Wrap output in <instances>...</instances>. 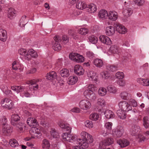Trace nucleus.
I'll use <instances>...</instances> for the list:
<instances>
[{
    "instance_id": "f257e3e1",
    "label": "nucleus",
    "mask_w": 149,
    "mask_h": 149,
    "mask_svg": "<svg viewBox=\"0 0 149 149\" xmlns=\"http://www.w3.org/2000/svg\"><path fill=\"white\" fill-rule=\"evenodd\" d=\"M118 105L120 109L125 111V112L130 111V113L131 114H133L137 111V110L135 109L132 110V107L130 104L125 101H120L118 103Z\"/></svg>"
},
{
    "instance_id": "f03ea898",
    "label": "nucleus",
    "mask_w": 149,
    "mask_h": 149,
    "mask_svg": "<svg viewBox=\"0 0 149 149\" xmlns=\"http://www.w3.org/2000/svg\"><path fill=\"white\" fill-rule=\"evenodd\" d=\"M54 41L53 42V48L54 50L59 51L61 49V46L59 43L61 40V38L58 36H55L54 37Z\"/></svg>"
},
{
    "instance_id": "7ed1b4c3",
    "label": "nucleus",
    "mask_w": 149,
    "mask_h": 149,
    "mask_svg": "<svg viewBox=\"0 0 149 149\" xmlns=\"http://www.w3.org/2000/svg\"><path fill=\"white\" fill-rule=\"evenodd\" d=\"M1 103L2 106L9 109H12L14 105V104L12 100L8 98H5L3 99L1 101Z\"/></svg>"
},
{
    "instance_id": "20e7f679",
    "label": "nucleus",
    "mask_w": 149,
    "mask_h": 149,
    "mask_svg": "<svg viewBox=\"0 0 149 149\" xmlns=\"http://www.w3.org/2000/svg\"><path fill=\"white\" fill-rule=\"evenodd\" d=\"M69 57L71 59L74 60L77 62H83L84 60V57L77 53L71 54Z\"/></svg>"
},
{
    "instance_id": "39448f33",
    "label": "nucleus",
    "mask_w": 149,
    "mask_h": 149,
    "mask_svg": "<svg viewBox=\"0 0 149 149\" xmlns=\"http://www.w3.org/2000/svg\"><path fill=\"white\" fill-rule=\"evenodd\" d=\"M80 108L84 110H87L89 109L91 107V104L89 101L84 100L81 101L79 103Z\"/></svg>"
},
{
    "instance_id": "423d86ee",
    "label": "nucleus",
    "mask_w": 149,
    "mask_h": 149,
    "mask_svg": "<svg viewBox=\"0 0 149 149\" xmlns=\"http://www.w3.org/2000/svg\"><path fill=\"white\" fill-rule=\"evenodd\" d=\"M84 94L86 98L91 100H94L96 98V95L93 92L89 90H85L84 92Z\"/></svg>"
},
{
    "instance_id": "0eeeda50",
    "label": "nucleus",
    "mask_w": 149,
    "mask_h": 149,
    "mask_svg": "<svg viewBox=\"0 0 149 149\" xmlns=\"http://www.w3.org/2000/svg\"><path fill=\"white\" fill-rule=\"evenodd\" d=\"M31 132H33L34 133L33 136H32L31 138L26 137L25 139L26 141H29L31 139V138H39L41 136V134L40 133V131L39 129L38 128L35 127L31 131Z\"/></svg>"
},
{
    "instance_id": "6e6552de",
    "label": "nucleus",
    "mask_w": 149,
    "mask_h": 149,
    "mask_svg": "<svg viewBox=\"0 0 149 149\" xmlns=\"http://www.w3.org/2000/svg\"><path fill=\"white\" fill-rule=\"evenodd\" d=\"M117 31L120 33L124 34L127 32L126 28L121 24L117 23L115 24Z\"/></svg>"
},
{
    "instance_id": "1a4fd4ad",
    "label": "nucleus",
    "mask_w": 149,
    "mask_h": 149,
    "mask_svg": "<svg viewBox=\"0 0 149 149\" xmlns=\"http://www.w3.org/2000/svg\"><path fill=\"white\" fill-rule=\"evenodd\" d=\"M81 134L82 139L90 143L93 142V139L92 136L85 132H82Z\"/></svg>"
},
{
    "instance_id": "9d476101",
    "label": "nucleus",
    "mask_w": 149,
    "mask_h": 149,
    "mask_svg": "<svg viewBox=\"0 0 149 149\" xmlns=\"http://www.w3.org/2000/svg\"><path fill=\"white\" fill-rule=\"evenodd\" d=\"M124 132V130L121 127H118L116 130L113 133V135L115 137H120Z\"/></svg>"
},
{
    "instance_id": "9b49d317",
    "label": "nucleus",
    "mask_w": 149,
    "mask_h": 149,
    "mask_svg": "<svg viewBox=\"0 0 149 149\" xmlns=\"http://www.w3.org/2000/svg\"><path fill=\"white\" fill-rule=\"evenodd\" d=\"M74 72L77 75H83L84 72V70L82 66L80 65H76L74 69Z\"/></svg>"
},
{
    "instance_id": "f8f14e48",
    "label": "nucleus",
    "mask_w": 149,
    "mask_h": 149,
    "mask_svg": "<svg viewBox=\"0 0 149 149\" xmlns=\"http://www.w3.org/2000/svg\"><path fill=\"white\" fill-rule=\"evenodd\" d=\"M20 119V117L17 114H13L11 117V123L14 126H15L17 122L19 121Z\"/></svg>"
},
{
    "instance_id": "ddd939ff",
    "label": "nucleus",
    "mask_w": 149,
    "mask_h": 149,
    "mask_svg": "<svg viewBox=\"0 0 149 149\" xmlns=\"http://www.w3.org/2000/svg\"><path fill=\"white\" fill-rule=\"evenodd\" d=\"M27 55L26 56L25 59L29 60L30 59L31 57L34 58L37 57V54L36 52L33 49L29 50L27 52Z\"/></svg>"
},
{
    "instance_id": "4468645a",
    "label": "nucleus",
    "mask_w": 149,
    "mask_h": 149,
    "mask_svg": "<svg viewBox=\"0 0 149 149\" xmlns=\"http://www.w3.org/2000/svg\"><path fill=\"white\" fill-rule=\"evenodd\" d=\"M100 40L104 43L107 45H110L112 44V42L110 39L105 36H101L99 37Z\"/></svg>"
},
{
    "instance_id": "2eb2a0df",
    "label": "nucleus",
    "mask_w": 149,
    "mask_h": 149,
    "mask_svg": "<svg viewBox=\"0 0 149 149\" xmlns=\"http://www.w3.org/2000/svg\"><path fill=\"white\" fill-rule=\"evenodd\" d=\"M27 123L30 126L33 127L34 128L36 127L38 125L36 120L32 118H28L27 120Z\"/></svg>"
},
{
    "instance_id": "dca6fc26",
    "label": "nucleus",
    "mask_w": 149,
    "mask_h": 149,
    "mask_svg": "<svg viewBox=\"0 0 149 149\" xmlns=\"http://www.w3.org/2000/svg\"><path fill=\"white\" fill-rule=\"evenodd\" d=\"M130 132L132 136L137 135L139 132L140 131L139 127L135 125H132L130 129Z\"/></svg>"
},
{
    "instance_id": "f3484780",
    "label": "nucleus",
    "mask_w": 149,
    "mask_h": 149,
    "mask_svg": "<svg viewBox=\"0 0 149 149\" xmlns=\"http://www.w3.org/2000/svg\"><path fill=\"white\" fill-rule=\"evenodd\" d=\"M107 16L109 19L112 21H115L117 19V13L114 11H110L108 14Z\"/></svg>"
},
{
    "instance_id": "a211bd4d",
    "label": "nucleus",
    "mask_w": 149,
    "mask_h": 149,
    "mask_svg": "<svg viewBox=\"0 0 149 149\" xmlns=\"http://www.w3.org/2000/svg\"><path fill=\"white\" fill-rule=\"evenodd\" d=\"M46 77L47 79L52 81L57 78V75L55 72L52 71L47 74Z\"/></svg>"
},
{
    "instance_id": "6ab92c4d",
    "label": "nucleus",
    "mask_w": 149,
    "mask_h": 149,
    "mask_svg": "<svg viewBox=\"0 0 149 149\" xmlns=\"http://www.w3.org/2000/svg\"><path fill=\"white\" fill-rule=\"evenodd\" d=\"M16 11L13 8H9L8 10V17L10 19H12L15 16Z\"/></svg>"
},
{
    "instance_id": "aec40b11",
    "label": "nucleus",
    "mask_w": 149,
    "mask_h": 149,
    "mask_svg": "<svg viewBox=\"0 0 149 149\" xmlns=\"http://www.w3.org/2000/svg\"><path fill=\"white\" fill-rule=\"evenodd\" d=\"M115 29L112 26L107 27L106 29V33L108 36L113 35L115 33Z\"/></svg>"
},
{
    "instance_id": "412c9836",
    "label": "nucleus",
    "mask_w": 149,
    "mask_h": 149,
    "mask_svg": "<svg viewBox=\"0 0 149 149\" xmlns=\"http://www.w3.org/2000/svg\"><path fill=\"white\" fill-rule=\"evenodd\" d=\"M78 143L79 145L82 146L83 149H85L87 148L88 146V144L90 143L86 141L84 139H79V141L77 140Z\"/></svg>"
},
{
    "instance_id": "4be33fe9",
    "label": "nucleus",
    "mask_w": 149,
    "mask_h": 149,
    "mask_svg": "<svg viewBox=\"0 0 149 149\" xmlns=\"http://www.w3.org/2000/svg\"><path fill=\"white\" fill-rule=\"evenodd\" d=\"M86 10L89 13H94L96 11L97 8L95 5L93 3H91L86 6Z\"/></svg>"
},
{
    "instance_id": "5701e85b",
    "label": "nucleus",
    "mask_w": 149,
    "mask_h": 149,
    "mask_svg": "<svg viewBox=\"0 0 149 149\" xmlns=\"http://www.w3.org/2000/svg\"><path fill=\"white\" fill-rule=\"evenodd\" d=\"M6 31L2 29H0V39L2 41L5 42L6 40L7 37Z\"/></svg>"
},
{
    "instance_id": "b1692460",
    "label": "nucleus",
    "mask_w": 149,
    "mask_h": 149,
    "mask_svg": "<svg viewBox=\"0 0 149 149\" xmlns=\"http://www.w3.org/2000/svg\"><path fill=\"white\" fill-rule=\"evenodd\" d=\"M117 143L122 148L125 147L127 146L129 143V142L125 139H120L117 141Z\"/></svg>"
},
{
    "instance_id": "393cba45",
    "label": "nucleus",
    "mask_w": 149,
    "mask_h": 149,
    "mask_svg": "<svg viewBox=\"0 0 149 149\" xmlns=\"http://www.w3.org/2000/svg\"><path fill=\"white\" fill-rule=\"evenodd\" d=\"M125 112V111L121 109L118 110L117 111L118 117L122 119H125L126 117V114Z\"/></svg>"
},
{
    "instance_id": "a878e982",
    "label": "nucleus",
    "mask_w": 149,
    "mask_h": 149,
    "mask_svg": "<svg viewBox=\"0 0 149 149\" xmlns=\"http://www.w3.org/2000/svg\"><path fill=\"white\" fill-rule=\"evenodd\" d=\"M87 6L85 3L79 0L76 4V7L78 9L82 10L86 8Z\"/></svg>"
},
{
    "instance_id": "bb28decb",
    "label": "nucleus",
    "mask_w": 149,
    "mask_h": 149,
    "mask_svg": "<svg viewBox=\"0 0 149 149\" xmlns=\"http://www.w3.org/2000/svg\"><path fill=\"white\" fill-rule=\"evenodd\" d=\"M132 12V9L127 8L125 9H124L123 11V13L125 16L127 17L131 15Z\"/></svg>"
},
{
    "instance_id": "cd10ccee",
    "label": "nucleus",
    "mask_w": 149,
    "mask_h": 149,
    "mask_svg": "<svg viewBox=\"0 0 149 149\" xmlns=\"http://www.w3.org/2000/svg\"><path fill=\"white\" fill-rule=\"evenodd\" d=\"M93 64L99 68L101 67L103 65L102 60L99 58H96L94 60Z\"/></svg>"
},
{
    "instance_id": "c85d7f7f",
    "label": "nucleus",
    "mask_w": 149,
    "mask_h": 149,
    "mask_svg": "<svg viewBox=\"0 0 149 149\" xmlns=\"http://www.w3.org/2000/svg\"><path fill=\"white\" fill-rule=\"evenodd\" d=\"M60 74L61 76L64 77H66L70 75L69 70L66 68H63L60 71Z\"/></svg>"
},
{
    "instance_id": "c756f323",
    "label": "nucleus",
    "mask_w": 149,
    "mask_h": 149,
    "mask_svg": "<svg viewBox=\"0 0 149 149\" xmlns=\"http://www.w3.org/2000/svg\"><path fill=\"white\" fill-rule=\"evenodd\" d=\"M104 113L106 118L108 119L113 118L114 117V115L113 113L110 110H106Z\"/></svg>"
},
{
    "instance_id": "7c9ffc66",
    "label": "nucleus",
    "mask_w": 149,
    "mask_h": 149,
    "mask_svg": "<svg viewBox=\"0 0 149 149\" xmlns=\"http://www.w3.org/2000/svg\"><path fill=\"white\" fill-rule=\"evenodd\" d=\"M58 125L62 128L65 129L67 130H70V128L67 125H65L64 122L62 120H60L58 122Z\"/></svg>"
},
{
    "instance_id": "2f4dec72",
    "label": "nucleus",
    "mask_w": 149,
    "mask_h": 149,
    "mask_svg": "<svg viewBox=\"0 0 149 149\" xmlns=\"http://www.w3.org/2000/svg\"><path fill=\"white\" fill-rule=\"evenodd\" d=\"M12 128L9 125L5 126L3 129V132L5 134H10L12 132Z\"/></svg>"
},
{
    "instance_id": "473e14b6",
    "label": "nucleus",
    "mask_w": 149,
    "mask_h": 149,
    "mask_svg": "<svg viewBox=\"0 0 149 149\" xmlns=\"http://www.w3.org/2000/svg\"><path fill=\"white\" fill-rule=\"evenodd\" d=\"M108 14L107 11L102 10L100 11L98 15L100 18L104 19L107 16Z\"/></svg>"
},
{
    "instance_id": "72a5a7b5",
    "label": "nucleus",
    "mask_w": 149,
    "mask_h": 149,
    "mask_svg": "<svg viewBox=\"0 0 149 149\" xmlns=\"http://www.w3.org/2000/svg\"><path fill=\"white\" fill-rule=\"evenodd\" d=\"M42 146L43 149H49L50 146L49 142L46 139H44L42 141Z\"/></svg>"
},
{
    "instance_id": "f704fd0d",
    "label": "nucleus",
    "mask_w": 149,
    "mask_h": 149,
    "mask_svg": "<svg viewBox=\"0 0 149 149\" xmlns=\"http://www.w3.org/2000/svg\"><path fill=\"white\" fill-rule=\"evenodd\" d=\"M118 47L116 45H112L109 49V52L111 54L116 53L118 51Z\"/></svg>"
},
{
    "instance_id": "c9c22d12",
    "label": "nucleus",
    "mask_w": 149,
    "mask_h": 149,
    "mask_svg": "<svg viewBox=\"0 0 149 149\" xmlns=\"http://www.w3.org/2000/svg\"><path fill=\"white\" fill-rule=\"evenodd\" d=\"M26 16L24 15L22 16L19 21V26L21 27H24L27 23V20L26 19Z\"/></svg>"
},
{
    "instance_id": "e433bc0d",
    "label": "nucleus",
    "mask_w": 149,
    "mask_h": 149,
    "mask_svg": "<svg viewBox=\"0 0 149 149\" xmlns=\"http://www.w3.org/2000/svg\"><path fill=\"white\" fill-rule=\"evenodd\" d=\"M69 84L73 85L75 84L77 81V78L74 76H71L68 78Z\"/></svg>"
},
{
    "instance_id": "4c0bfd02",
    "label": "nucleus",
    "mask_w": 149,
    "mask_h": 149,
    "mask_svg": "<svg viewBox=\"0 0 149 149\" xmlns=\"http://www.w3.org/2000/svg\"><path fill=\"white\" fill-rule=\"evenodd\" d=\"M24 124L21 122L17 123L15 126H16V130L20 132H22L23 130Z\"/></svg>"
},
{
    "instance_id": "58836bf2",
    "label": "nucleus",
    "mask_w": 149,
    "mask_h": 149,
    "mask_svg": "<svg viewBox=\"0 0 149 149\" xmlns=\"http://www.w3.org/2000/svg\"><path fill=\"white\" fill-rule=\"evenodd\" d=\"M9 143L10 146L12 147L15 148L19 145L17 141L15 139L10 140Z\"/></svg>"
},
{
    "instance_id": "ea45409f",
    "label": "nucleus",
    "mask_w": 149,
    "mask_h": 149,
    "mask_svg": "<svg viewBox=\"0 0 149 149\" xmlns=\"http://www.w3.org/2000/svg\"><path fill=\"white\" fill-rule=\"evenodd\" d=\"M143 125L146 128L149 127V120L148 116H145L143 118Z\"/></svg>"
},
{
    "instance_id": "a19ab883",
    "label": "nucleus",
    "mask_w": 149,
    "mask_h": 149,
    "mask_svg": "<svg viewBox=\"0 0 149 149\" xmlns=\"http://www.w3.org/2000/svg\"><path fill=\"white\" fill-rule=\"evenodd\" d=\"M130 95V94L125 91H123L120 94L121 97L124 100H127L128 99V97Z\"/></svg>"
},
{
    "instance_id": "79ce46f5",
    "label": "nucleus",
    "mask_w": 149,
    "mask_h": 149,
    "mask_svg": "<svg viewBox=\"0 0 149 149\" xmlns=\"http://www.w3.org/2000/svg\"><path fill=\"white\" fill-rule=\"evenodd\" d=\"M87 75L89 79L93 80L95 77L96 74L93 71H91L88 72Z\"/></svg>"
},
{
    "instance_id": "37998d69",
    "label": "nucleus",
    "mask_w": 149,
    "mask_h": 149,
    "mask_svg": "<svg viewBox=\"0 0 149 149\" xmlns=\"http://www.w3.org/2000/svg\"><path fill=\"white\" fill-rule=\"evenodd\" d=\"M108 70L111 72H114L118 70L117 66L114 65H109L107 67Z\"/></svg>"
},
{
    "instance_id": "c03bdc74",
    "label": "nucleus",
    "mask_w": 149,
    "mask_h": 149,
    "mask_svg": "<svg viewBox=\"0 0 149 149\" xmlns=\"http://www.w3.org/2000/svg\"><path fill=\"white\" fill-rule=\"evenodd\" d=\"M89 41L92 43L95 44L97 43L98 39L96 37L92 35L89 37Z\"/></svg>"
},
{
    "instance_id": "a18cd8bd",
    "label": "nucleus",
    "mask_w": 149,
    "mask_h": 149,
    "mask_svg": "<svg viewBox=\"0 0 149 149\" xmlns=\"http://www.w3.org/2000/svg\"><path fill=\"white\" fill-rule=\"evenodd\" d=\"M98 93L101 96H104L106 94V90L104 88H100L98 90Z\"/></svg>"
},
{
    "instance_id": "49530a36",
    "label": "nucleus",
    "mask_w": 149,
    "mask_h": 149,
    "mask_svg": "<svg viewBox=\"0 0 149 149\" xmlns=\"http://www.w3.org/2000/svg\"><path fill=\"white\" fill-rule=\"evenodd\" d=\"M85 126L89 128H92L93 126V123L92 121L89 120L86 121L84 122Z\"/></svg>"
},
{
    "instance_id": "de8ad7c7",
    "label": "nucleus",
    "mask_w": 149,
    "mask_h": 149,
    "mask_svg": "<svg viewBox=\"0 0 149 149\" xmlns=\"http://www.w3.org/2000/svg\"><path fill=\"white\" fill-rule=\"evenodd\" d=\"M18 52L20 55L24 56L25 59L26 56L27 54L26 51L25 49L21 48L19 50Z\"/></svg>"
},
{
    "instance_id": "09e8293b",
    "label": "nucleus",
    "mask_w": 149,
    "mask_h": 149,
    "mask_svg": "<svg viewBox=\"0 0 149 149\" xmlns=\"http://www.w3.org/2000/svg\"><path fill=\"white\" fill-rule=\"evenodd\" d=\"M141 84L143 86H148L149 85V80L147 79H140Z\"/></svg>"
},
{
    "instance_id": "8fccbe9b",
    "label": "nucleus",
    "mask_w": 149,
    "mask_h": 149,
    "mask_svg": "<svg viewBox=\"0 0 149 149\" xmlns=\"http://www.w3.org/2000/svg\"><path fill=\"white\" fill-rule=\"evenodd\" d=\"M104 142L105 143V145H109L113 143V140L111 138H107L104 140Z\"/></svg>"
},
{
    "instance_id": "3c124183",
    "label": "nucleus",
    "mask_w": 149,
    "mask_h": 149,
    "mask_svg": "<svg viewBox=\"0 0 149 149\" xmlns=\"http://www.w3.org/2000/svg\"><path fill=\"white\" fill-rule=\"evenodd\" d=\"M51 134L52 136L54 138H57L59 136L58 133L56 132L55 129H52L51 131Z\"/></svg>"
},
{
    "instance_id": "603ef678",
    "label": "nucleus",
    "mask_w": 149,
    "mask_h": 149,
    "mask_svg": "<svg viewBox=\"0 0 149 149\" xmlns=\"http://www.w3.org/2000/svg\"><path fill=\"white\" fill-rule=\"evenodd\" d=\"M99 118V116L97 113H94L90 116V118L92 120H96Z\"/></svg>"
},
{
    "instance_id": "864d4df0",
    "label": "nucleus",
    "mask_w": 149,
    "mask_h": 149,
    "mask_svg": "<svg viewBox=\"0 0 149 149\" xmlns=\"http://www.w3.org/2000/svg\"><path fill=\"white\" fill-rule=\"evenodd\" d=\"M88 29L85 28H81L79 31H78L79 33L84 35H85L87 34L88 33Z\"/></svg>"
},
{
    "instance_id": "5fc2aeb1",
    "label": "nucleus",
    "mask_w": 149,
    "mask_h": 149,
    "mask_svg": "<svg viewBox=\"0 0 149 149\" xmlns=\"http://www.w3.org/2000/svg\"><path fill=\"white\" fill-rule=\"evenodd\" d=\"M116 77L119 79H122L124 77V73L122 72H118L116 74Z\"/></svg>"
},
{
    "instance_id": "6e6d98bb",
    "label": "nucleus",
    "mask_w": 149,
    "mask_h": 149,
    "mask_svg": "<svg viewBox=\"0 0 149 149\" xmlns=\"http://www.w3.org/2000/svg\"><path fill=\"white\" fill-rule=\"evenodd\" d=\"M108 91L111 93H115L116 91V88L113 86H109L107 87Z\"/></svg>"
},
{
    "instance_id": "4d7b16f0",
    "label": "nucleus",
    "mask_w": 149,
    "mask_h": 149,
    "mask_svg": "<svg viewBox=\"0 0 149 149\" xmlns=\"http://www.w3.org/2000/svg\"><path fill=\"white\" fill-rule=\"evenodd\" d=\"M97 104L101 106H103L105 105V101L103 100L101 98H99L97 100Z\"/></svg>"
},
{
    "instance_id": "13d9d810",
    "label": "nucleus",
    "mask_w": 149,
    "mask_h": 149,
    "mask_svg": "<svg viewBox=\"0 0 149 149\" xmlns=\"http://www.w3.org/2000/svg\"><path fill=\"white\" fill-rule=\"evenodd\" d=\"M117 84L120 86H123L125 85V81L122 79H119L117 81Z\"/></svg>"
},
{
    "instance_id": "bf43d9fd",
    "label": "nucleus",
    "mask_w": 149,
    "mask_h": 149,
    "mask_svg": "<svg viewBox=\"0 0 149 149\" xmlns=\"http://www.w3.org/2000/svg\"><path fill=\"white\" fill-rule=\"evenodd\" d=\"M96 88H95L94 85L93 84H90L88 87V89L86 90H89L93 92L95 90Z\"/></svg>"
},
{
    "instance_id": "052dcab7",
    "label": "nucleus",
    "mask_w": 149,
    "mask_h": 149,
    "mask_svg": "<svg viewBox=\"0 0 149 149\" xmlns=\"http://www.w3.org/2000/svg\"><path fill=\"white\" fill-rule=\"evenodd\" d=\"M86 55L87 57L91 59L94 56V54L91 52L88 51L86 52Z\"/></svg>"
},
{
    "instance_id": "680f3d73",
    "label": "nucleus",
    "mask_w": 149,
    "mask_h": 149,
    "mask_svg": "<svg viewBox=\"0 0 149 149\" xmlns=\"http://www.w3.org/2000/svg\"><path fill=\"white\" fill-rule=\"evenodd\" d=\"M129 103L133 107H136L137 105V103L136 101L134 99H130V100Z\"/></svg>"
},
{
    "instance_id": "e2e57ef3",
    "label": "nucleus",
    "mask_w": 149,
    "mask_h": 149,
    "mask_svg": "<svg viewBox=\"0 0 149 149\" xmlns=\"http://www.w3.org/2000/svg\"><path fill=\"white\" fill-rule=\"evenodd\" d=\"M112 124L110 122H107L105 124L106 127L108 129L110 130L111 129Z\"/></svg>"
},
{
    "instance_id": "0e129e2a",
    "label": "nucleus",
    "mask_w": 149,
    "mask_h": 149,
    "mask_svg": "<svg viewBox=\"0 0 149 149\" xmlns=\"http://www.w3.org/2000/svg\"><path fill=\"white\" fill-rule=\"evenodd\" d=\"M135 3L139 6H141L143 3V1L142 0H134Z\"/></svg>"
},
{
    "instance_id": "69168bd1",
    "label": "nucleus",
    "mask_w": 149,
    "mask_h": 149,
    "mask_svg": "<svg viewBox=\"0 0 149 149\" xmlns=\"http://www.w3.org/2000/svg\"><path fill=\"white\" fill-rule=\"evenodd\" d=\"M71 111L73 112L79 113L80 112V109L79 108L74 107L71 110Z\"/></svg>"
},
{
    "instance_id": "338daca9",
    "label": "nucleus",
    "mask_w": 149,
    "mask_h": 149,
    "mask_svg": "<svg viewBox=\"0 0 149 149\" xmlns=\"http://www.w3.org/2000/svg\"><path fill=\"white\" fill-rule=\"evenodd\" d=\"M11 89L12 90L15 91L17 93H18V86H12L11 87Z\"/></svg>"
},
{
    "instance_id": "774afa93",
    "label": "nucleus",
    "mask_w": 149,
    "mask_h": 149,
    "mask_svg": "<svg viewBox=\"0 0 149 149\" xmlns=\"http://www.w3.org/2000/svg\"><path fill=\"white\" fill-rule=\"evenodd\" d=\"M68 133H64L62 135V139L64 141H66V136L68 135Z\"/></svg>"
}]
</instances>
